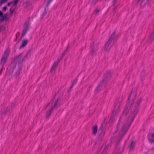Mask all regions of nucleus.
Returning <instances> with one entry per match:
<instances>
[{
	"mask_svg": "<svg viewBox=\"0 0 154 154\" xmlns=\"http://www.w3.org/2000/svg\"><path fill=\"white\" fill-rule=\"evenodd\" d=\"M61 99V98L59 97L57 98V100L55 101L54 104V106L52 107V109H54V108L56 107L59 104Z\"/></svg>",
	"mask_w": 154,
	"mask_h": 154,
	"instance_id": "17",
	"label": "nucleus"
},
{
	"mask_svg": "<svg viewBox=\"0 0 154 154\" xmlns=\"http://www.w3.org/2000/svg\"><path fill=\"white\" fill-rule=\"evenodd\" d=\"M136 94L135 91L132 90L128 98V102L127 103V106L123 111L122 115L120 118L124 120L128 113L130 108L133 104L134 100L135 99Z\"/></svg>",
	"mask_w": 154,
	"mask_h": 154,
	"instance_id": "1",
	"label": "nucleus"
},
{
	"mask_svg": "<svg viewBox=\"0 0 154 154\" xmlns=\"http://www.w3.org/2000/svg\"><path fill=\"white\" fill-rule=\"evenodd\" d=\"M53 109H52V108H51V109L48 110L46 113V117H48V116H50L51 114V112L53 110Z\"/></svg>",
	"mask_w": 154,
	"mask_h": 154,
	"instance_id": "26",
	"label": "nucleus"
},
{
	"mask_svg": "<svg viewBox=\"0 0 154 154\" xmlns=\"http://www.w3.org/2000/svg\"><path fill=\"white\" fill-rule=\"evenodd\" d=\"M116 32L115 30L111 35L105 44L104 46V50L106 51H108L114 45L116 42Z\"/></svg>",
	"mask_w": 154,
	"mask_h": 154,
	"instance_id": "3",
	"label": "nucleus"
},
{
	"mask_svg": "<svg viewBox=\"0 0 154 154\" xmlns=\"http://www.w3.org/2000/svg\"><path fill=\"white\" fill-rule=\"evenodd\" d=\"M1 73H2V72H0V74H1Z\"/></svg>",
	"mask_w": 154,
	"mask_h": 154,
	"instance_id": "48",
	"label": "nucleus"
},
{
	"mask_svg": "<svg viewBox=\"0 0 154 154\" xmlns=\"http://www.w3.org/2000/svg\"><path fill=\"white\" fill-rule=\"evenodd\" d=\"M130 117V116L128 119V121L127 123L124 124L122 127L121 129L122 134V136H123L128 131L129 128L130 127L131 123L133 121L131 120V119Z\"/></svg>",
	"mask_w": 154,
	"mask_h": 154,
	"instance_id": "7",
	"label": "nucleus"
},
{
	"mask_svg": "<svg viewBox=\"0 0 154 154\" xmlns=\"http://www.w3.org/2000/svg\"><path fill=\"white\" fill-rule=\"evenodd\" d=\"M47 14V11H46V8H45L44 11L41 17L42 18H43L44 16H45Z\"/></svg>",
	"mask_w": 154,
	"mask_h": 154,
	"instance_id": "27",
	"label": "nucleus"
},
{
	"mask_svg": "<svg viewBox=\"0 0 154 154\" xmlns=\"http://www.w3.org/2000/svg\"><path fill=\"white\" fill-rule=\"evenodd\" d=\"M100 11H101V10L100 9L97 8L94 11V13L95 15H99Z\"/></svg>",
	"mask_w": 154,
	"mask_h": 154,
	"instance_id": "25",
	"label": "nucleus"
},
{
	"mask_svg": "<svg viewBox=\"0 0 154 154\" xmlns=\"http://www.w3.org/2000/svg\"><path fill=\"white\" fill-rule=\"evenodd\" d=\"M53 0H49L46 3V7H48L50 5L51 3L52 2Z\"/></svg>",
	"mask_w": 154,
	"mask_h": 154,
	"instance_id": "29",
	"label": "nucleus"
},
{
	"mask_svg": "<svg viewBox=\"0 0 154 154\" xmlns=\"http://www.w3.org/2000/svg\"><path fill=\"white\" fill-rule=\"evenodd\" d=\"M10 12L11 14H13L14 12L15 11L14 9H12L11 8L10 9Z\"/></svg>",
	"mask_w": 154,
	"mask_h": 154,
	"instance_id": "32",
	"label": "nucleus"
},
{
	"mask_svg": "<svg viewBox=\"0 0 154 154\" xmlns=\"http://www.w3.org/2000/svg\"><path fill=\"white\" fill-rule=\"evenodd\" d=\"M19 0H14V6H17Z\"/></svg>",
	"mask_w": 154,
	"mask_h": 154,
	"instance_id": "31",
	"label": "nucleus"
},
{
	"mask_svg": "<svg viewBox=\"0 0 154 154\" xmlns=\"http://www.w3.org/2000/svg\"><path fill=\"white\" fill-rule=\"evenodd\" d=\"M109 76H107V77L110 76L111 74L109 73ZM106 75H105V77L103 78L102 80L100 81L99 83L97 86L95 90V91L96 93H97L99 91H100L102 90L107 85V80H105V79L107 77Z\"/></svg>",
	"mask_w": 154,
	"mask_h": 154,
	"instance_id": "4",
	"label": "nucleus"
},
{
	"mask_svg": "<svg viewBox=\"0 0 154 154\" xmlns=\"http://www.w3.org/2000/svg\"><path fill=\"white\" fill-rule=\"evenodd\" d=\"M148 139L150 143H153L154 142V133L149 134L148 135Z\"/></svg>",
	"mask_w": 154,
	"mask_h": 154,
	"instance_id": "16",
	"label": "nucleus"
},
{
	"mask_svg": "<svg viewBox=\"0 0 154 154\" xmlns=\"http://www.w3.org/2000/svg\"><path fill=\"white\" fill-rule=\"evenodd\" d=\"M6 16H7V14H6L4 16H3H3H2V20H4L5 18H6Z\"/></svg>",
	"mask_w": 154,
	"mask_h": 154,
	"instance_id": "38",
	"label": "nucleus"
},
{
	"mask_svg": "<svg viewBox=\"0 0 154 154\" xmlns=\"http://www.w3.org/2000/svg\"><path fill=\"white\" fill-rule=\"evenodd\" d=\"M16 63L14 62H12L8 66V69L10 74H12L14 71V69L16 67Z\"/></svg>",
	"mask_w": 154,
	"mask_h": 154,
	"instance_id": "12",
	"label": "nucleus"
},
{
	"mask_svg": "<svg viewBox=\"0 0 154 154\" xmlns=\"http://www.w3.org/2000/svg\"><path fill=\"white\" fill-rule=\"evenodd\" d=\"M122 119L120 118L119 120L117 125L116 128L117 130H119L120 128V125L122 123Z\"/></svg>",
	"mask_w": 154,
	"mask_h": 154,
	"instance_id": "24",
	"label": "nucleus"
},
{
	"mask_svg": "<svg viewBox=\"0 0 154 154\" xmlns=\"http://www.w3.org/2000/svg\"><path fill=\"white\" fill-rule=\"evenodd\" d=\"M140 0H138V2Z\"/></svg>",
	"mask_w": 154,
	"mask_h": 154,
	"instance_id": "50",
	"label": "nucleus"
},
{
	"mask_svg": "<svg viewBox=\"0 0 154 154\" xmlns=\"http://www.w3.org/2000/svg\"><path fill=\"white\" fill-rule=\"evenodd\" d=\"M72 87H73V86L72 87V85L71 86V88H72Z\"/></svg>",
	"mask_w": 154,
	"mask_h": 154,
	"instance_id": "47",
	"label": "nucleus"
},
{
	"mask_svg": "<svg viewBox=\"0 0 154 154\" xmlns=\"http://www.w3.org/2000/svg\"><path fill=\"white\" fill-rule=\"evenodd\" d=\"M91 51L89 52V54L93 56L96 55V52L98 49L97 47H95L94 44H93L91 46Z\"/></svg>",
	"mask_w": 154,
	"mask_h": 154,
	"instance_id": "13",
	"label": "nucleus"
},
{
	"mask_svg": "<svg viewBox=\"0 0 154 154\" xmlns=\"http://www.w3.org/2000/svg\"><path fill=\"white\" fill-rule=\"evenodd\" d=\"M98 126L97 125H96L93 127L92 128L93 132L92 134L94 135H95L97 132Z\"/></svg>",
	"mask_w": 154,
	"mask_h": 154,
	"instance_id": "20",
	"label": "nucleus"
},
{
	"mask_svg": "<svg viewBox=\"0 0 154 154\" xmlns=\"http://www.w3.org/2000/svg\"><path fill=\"white\" fill-rule=\"evenodd\" d=\"M143 100L141 98H140L137 101L136 105H135V109L130 116V118H131L132 121H133L135 117L136 116L138 110L139 109L140 107V104Z\"/></svg>",
	"mask_w": 154,
	"mask_h": 154,
	"instance_id": "5",
	"label": "nucleus"
},
{
	"mask_svg": "<svg viewBox=\"0 0 154 154\" xmlns=\"http://www.w3.org/2000/svg\"><path fill=\"white\" fill-rule=\"evenodd\" d=\"M98 0H92V4H94V5L96 4V3L97 1Z\"/></svg>",
	"mask_w": 154,
	"mask_h": 154,
	"instance_id": "34",
	"label": "nucleus"
},
{
	"mask_svg": "<svg viewBox=\"0 0 154 154\" xmlns=\"http://www.w3.org/2000/svg\"><path fill=\"white\" fill-rule=\"evenodd\" d=\"M7 9V7L6 6L4 7L3 8V10L4 11H5Z\"/></svg>",
	"mask_w": 154,
	"mask_h": 154,
	"instance_id": "40",
	"label": "nucleus"
},
{
	"mask_svg": "<svg viewBox=\"0 0 154 154\" xmlns=\"http://www.w3.org/2000/svg\"><path fill=\"white\" fill-rule=\"evenodd\" d=\"M65 54V52H64L62 54V55L60 56V59H62L63 57L64 56V55Z\"/></svg>",
	"mask_w": 154,
	"mask_h": 154,
	"instance_id": "36",
	"label": "nucleus"
},
{
	"mask_svg": "<svg viewBox=\"0 0 154 154\" xmlns=\"http://www.w3.org/2000/svg\"><path fill=\"white\" fill-rule=\"evenodd\" d=\"M10 107H7V110H8V111H9L10 110Z\"/></svg>",
	"mask_w": 154,
	"mask_h": 154,
	"instance_id": "44",
	"label": "nucleus"
},
{
	"mask_svg": "<svg viewBox=\"0 0 154 154\" xmlns=\"http://www.w3.org/2000/svg\"><path fill=\"white\" fill-rule=\"evenodd\" d=\"M28 41L27 39L23 40L21 43V45L20 47V48L21 49L24 47L27 44Z\"/></svg>",
	"mask_w": 154,
	"mask_h": 154,
	"instance_id": "18",
	"label": "nucleus"
},
{
	"mask_svg": "<svg viewBox=\"0 0 154 154\" xmlns=\"http://www.w3.org/2000/svg\"><path fill=\"white\" fill-rule=\"evenodd\" d=\"M77 79H75L73 82L72 84V87L74 85H75L77 82Z\"/></svg>",
	"mask_w": 154,
	"mask_h": 154,
	"instance_id": "33",
	"label": "nucleus"
},
{
	"mask_svg": "<svg viewBox=\"0 0 154 154\" xmlns=\"http://www.w3.org/2000/svg\"><path fill=\"white\" fill-rule=\"evenodd\" d=\"M9 54V50L7 49L5 50V51L4 54L3 55V56L1 59V64L2 65V70L3 69L4 66L7 61Z\"/></svg>",
	"mask_w": 154,
	"mask_h": 154,
	"instance_id": "8",
	"label": "nucleus"
},
{
	"mask_svg": "<svg viewBox=\"0 0 154 154\" xmlns=\"http://www.w3.org/2000/svg\"><path fill=\"white\" fill-rule=\"evenodd\" d=\"M110 146V144L107 145H103L98 154H106L107 151Z\"/></svg>",
	"mask_w": 154,
	"mask_h": 154,
	"instance_id": "11",
	"label": "nucleus"
},
{
	"mask_svg": "<svg viewBox=\"0 0 154 154\" xmlns=\"http://www.w3.org/2000/svg\"><path fill=\"white\" fill-rule=\"evenodd\" d=\"M13 3H14V0L13 1L8 2L7 4L8 5V6H9L10 5H11Z\"/></svg>",
	"mask_w": 154,
	"mask_h": 154,
	"instance_id": "35",
	"label": "nucleus"
},
{
	"mask_svg": "<svg viewBox=\"0 0 154 154\" xmlns=\"http://www.w3.org/2000/svg\"><path fill=\"white\" fill-rule=\"evenodd\" d=\"M29 20L26 21L24 25L23 29V31L21 36L20 38V39H21L27 33L28 30L29 29Z\"/></svg>",
	"mask_w": 154,
	"mask_h": 154,
	"instance_id": "10",
	"label": "nucleus"
},
{
	"mask_svg": "<svg viewBox=\"0 0 154 154\" xmlns=\"http://www.w3.org/2000/svg\"><path fill=\"white\" fill-rule=\"evenodd\" d=\"M3 13L1 11H0V16H3Z\"/></svg>",
	"mask_w": 154,
	"mask_h": 154,
	"instance_id": "42",
	"label": "nucleus"
},
{
	"mask_svg": "<svg viewBox=\"0 0 154 154\" xmlns=\"http://www.w3.org/2000/svg\"><path fill=\"white\" fill-rule=\"evenodd\" d=\"M133 144V142L132 141L131 143V145H130V149H133V147H132V144Z\"/></svg>",
	"mask_w": 154,
	"mask_h": 154,
	"instance_id": "39",
	"label": "nucleus"
},
{
	"mask_svg": "<svg viewBox=\"0 0 154 154\" xmlns=\"http://www.w3.org/2000/svg\"><path fill=\"white\" fill-rule=\"evenodd\" d=\"M60 60L59 59H58L57 61H55L53 65L52 66V67L50 69V71L51 72H52L53 71H54L56 70V67L57 66L59 61Z\"/></svg>",
	"mask_w": 154,
	"mask_h": 154,
	"instance_id": "14",
	"label": "nucleus"
},
{
	"mask_svg": "<svg viewBox=\"0 0 154 154\" xmlns=\"http://www.w3.org/2000/svg\"><path fill=\"white\" fill-rule=\"evenodd\" d=\"M31 56V51L29 50L26 54L24 52L21 53L19 55L15 57L14 61L17 62L19 66L22 65L26 59L29 58Z\"/></svg>",
	"mask_w": 154,
	"mask_h": 154,
	"instance_id": "2",
	"label": "nucleus"
},
{
	"mask_svg": "<svg viewBox=\"0 0 154 154\" xmlns=\"http://www.w3.org/2000/svg\"><path fill=\"white\" fill-rule=\"evenodd\" d=\"M121 104V103L120 101H118L115 104L114 109L112 112V115L111 116L110 119V122H112L114 120V118L113 116H116L119 111L120 107Z\"/></svg>",
	"mask_w": 154,
	"mask_h": 154,
	"instance_id": "6",
	"label": "nucleus"
},
{
	"mask_svg": "<svg viewBox=\"0 0 154 154\" xmlns=\"http://www.w3.org/2000/svg\"><path fill=\"white\" fill-rule=\"evenodd\" d=\"M115 8H114V11H115Z\"/></svg>",
	"mask_w": 154,
	"mask_h": 154,
	"instance_id": "46",
	"label": "nucleus"
},
{
	"mask_svg": "<svg viewBox=\"0 0 154 154\" xmlns=\"http://www.w3.org/2000/svg\"><path fill=\"white\" fill-rule=\"evenodd\" d=\"M8 111L4 110L2 111L0 113V119L2 118L6 114V113Z\"/></svg>",
	"mask_w": 154,
	"mask_h": 154,
	"instance_id": "22",
	"label": "nucleus"
},
{
	"mask_svg": "<svg viewBox=\"0 0 154 154\" xmlns=\"http://www.w3.org/2000/svg\"><path fill=\"white\" fill-rule=\"evenodd\" d=\"M17 34H18L19 35V34H20V32H18L17 33Z\"/></svg>",
	"mask_w": 154,
	"mask_h": 154,
	"instance_id": "45",
	"label": "nucleus"
},
{
	"mask_svg": "<svg viewBox=\"0 0 154 154\" xmlns=\"http://www.w3.org/2000/svg\"><path fill=\"white\" fill-rule=\"evenodd\" d=\"M154 31L152 33L151 36H150V38H149L148 40H151L152 41L154 38Z\"/></svg>",
	"mask_w": 154,
	"mask_h": 154,
	"instance_id": "28",
	"label": "nucleus"
},
{
	"mask_svg": "<svg viewBox=\"0 0 154 154\" xmlns=\"http://www.w3.org/2000/svg\"><path fill=\"white\" fill-rule=\"evenodd\" d=\"M153 149H154V147H153Z\"/></svg>",
	"mask_w": 154,
	"mask_h": 154,
	"instance_id": "51",
	"label": "nucleus"
},
{
	"mask_svg": "<svg viewBox=\"0 0 154 154\" xmlns=\"http://www.w3.org/2000/svg\"><path fill=\"white\" fill-rule=\"evenodd\" d=\"M22 67V65H20V66L19 65L18 69L17 70V71L16 72V75H17V76H19L20 75V71H21V69H21Z\"/></svg>",
	"mask_w": 154,
	"mask_h": 154,
	"instance_id": "23",
	"label": "nucleus"
},
{
	"mask_svg": "<svg viewBox=\"0 0 154 154\" xmlns=\"http://www.w3.org/2000/svg\"><path fill=\"white\" fill-rule=\"evenodd\" d=\"M8 0H1L0 1V5L7 2Z\"/></svg>",
	"mask_w": 154,
	"mask_h": 154,
	"instance_id": "30",
	"label": "nucleus"
},
{
	"mask_svg": "<svg viewBox=\"0 0 154 154\" xmlns=\"http://www.w3.org/2000/svg\"><path fill=\"white\" fill-rule=\"evenodd\" d=\"M106 118L104 119V122L101 124V126L99 130V135L98 139L99 140H101L105 134V131L103 130V126H105L106 123L105 122Z\"/></svg>",
	"mask_w": 154,
	"mask_h": 154,
	"instance_id": "9",
	"label": "nucleus"
},
{
	"mask_svg": "<svg viewBox=\"0 0 154 154\" xmlns=\"http://www.w3.org/2000/svg\"><path fill=\"white\" fill-rule=\"evenodd\" d=\"M69 48V45H68L67 47L66 48V50L64 51V52H65H65L67 51L68 50Z\"/></svg>",
	"mask_w": 154,
	"mask_h": 154,
	"instance_id": "37",
	"label": "nucleus"
},
{
	"mask_svg": "<svg viewBox=\"0 0 154 154\" xmlns=\"http://www.w3.org/2000/svg\"><path fill=\"white\" fill-rule=\"evenodd\" d=\"M49 104H50L49 103L48 104V105H49Z\"/></svg>",
	"mask_w": 154,
	"mask_h": 154,
	"instance_id": "49",
	"label": "nucleus"
},
{
	"mask_svg": "<svg viewBox=\"0 0 154 154\" xmlns=\"http://www.w3.org/2000/svg\"><path fill=\"white\" fill-rule=\"evenodd\" d=\"M142 73L143 75V76L145 74V71L144 70H143L142 72Z\"/></svg>",
	"mask_w": 154,
	"mask_h": 154,
	"instance_id": "41",
	"label": "nucleus"
},
{
	"mask_svg": "<svg viewBox=\"0 0 154 154\" xmlns=\"http://www.w3.org/2000/svg\"><path fill=\"white\" fill-rule=\"evenodd\" d=\"M152 0H141L140 6L143 8L145 7L146 5L148 4L149 2Z\"/></svg>",
	"mask_w": 154,
	"mask_h": 154,
	"instance_id": "15",
	"label": "nucleus"
},
{
	"mask_svg": "<svg viewBox=\"0 0 154 154\" xmlns=\"http://www.w3.org/2000/svg\"><path fill=\"white\" fill-rule=\"evenodd\" d=\"M111 74V75H110V76L109 77H106V78L105 79V80H107V81L108 82V80H109V79L110 78V77H111L112 76V72L110 71H107V72L105 73L104 75V77L103 78H104L105 77V75H106V76H109V73Z\"/></svg>",
	"mask_w": 154,
	"mask_h": 154,
	"instance_id": "19",
	"label": "nucleus"
},
{
	"mask_svg": "<svg viewBox=\"0 0 154 154\" xmlns=\"http://www.w3.org/2000/svg\"><path fill=\"white\" fill-rule=\"evenodd\" d=\"M112 0V1L113 2V3H114L113 4V5H115V2L116 0Z\"/></svg>",
	"mask_w": 154,
	"mask_h": 154,
	"instance_id": "43",
	"label": "nucleus"
},
{
	"mask_svg": "<svg viewBox=\"0 0 154 154\" xmlns=\"http://www.w3.org/2000/svg\"><path fill=\"white\" fill-rule=\"evenodd\" d=\"M120 148V146L118 144H117V146L116 147L115 151L113 154H119L120 153L119 151Z\"/></svg>",
	"mask_w": 154,
	"mask_h": 154,
	"instance_id": "21",
	"label": "nucleus"
}]
</instances>
